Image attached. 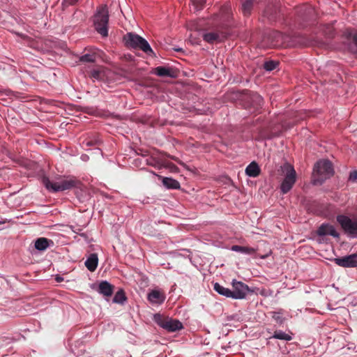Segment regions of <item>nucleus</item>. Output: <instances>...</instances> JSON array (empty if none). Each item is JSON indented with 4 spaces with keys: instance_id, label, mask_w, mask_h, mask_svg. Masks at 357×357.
<instances>
[{
    "instance_id": "obj_1",
    "label": "nucleus",
    "mask_w": 357,
    "mask_h": 357,
    "mask_svg": "<svg viewBox=\"0 0 357 357\" xmlns=\"http://www.w3.org/2000/svg\"><path fill=\"white\" fill-rule=\"evenodd\" d=\"M332 163L328 160L318 161L314 167L313 180L314 184H321L326 179L333 175Z\"/></svg>"
},
{
    "instance_id": "obj_2",
    "label": "nucleus",
    "mask_w": 357,
    "mask_h": 357,
    "mask_svg": "<svg viewBox=\"0 0 357 357\" xmlns=\"http://www.w3.org/2000/svg\"><path fill=\"white\" fill-rule=\"evenodd\" d=\"M43 183L50 192H57L77 188L80 182L76 178H63L58 182H52L47 177L43 178Z\"/></svg>"
},
{
    "instance_id": "obj_3",
    "label": "nucleus",
    "mask_w": 357,
    "mask_h": 357,
    "mask_svg": "<svg viewBox=\"0 0 357 357\" xmlns=\"http://www.w3.org/2000/svg\"><path fill=\"white\" fill-rule=\"evenodd\" d=\"M123 40L128 48L141 50L149 55L154 54L149 43L137 34L128 33L123 36Z\"/></svg>"
},
{
    "instance_id": "obj_4",
    "label": "nucleus",
    "mask_w": 357,
    "mask_h": 357,
    "mask_svg": "<svg viewBox=\"0 0 357 357\" xmlns=\"http://www.w3.org/2000/svg\"><path fill=\"white\" fill-rule=\"evenodd\" d=\"M282 175L284 176L280 185V190L282 194L289 192L296 181V172L294 167L289 163H284L280 167Z\"/></svg>"
},
{
    "instance_id": "obj_5",
    "label": "nucleus",
    "mask_w": 357,
    "mask_h": 357,
    "mask_svg": "<svg viewBox=\"0 0 357 357\" xmlns=\"http://www.w3.org/2000/svg\"><path fill=\"white\" fill-rule=\"evenodd\" d=\"M108 20L109 15L107 7L105 6L100 7L94 16L93 22L96 30L103 37L108 35Z\"/></svg>"
},
{
    "instance_id": "obj_6",
    "label": "nucleus",
    "mask_w": 357,
    "mask_h": 357,
    "mask_svg": "<svg viewBox=\"0 0 357 357\" xmlns=\"http://www.w3.org/2000/svg\"><path fill=\"white\" fill-rule=\"evenodd\" d=\"M154 321L162 328L169 332H174L183 328L181 322L177 319L165 317L160 314L154 315Z\"/></svg>"
},
{
    "instance_id": "obj_7",
    "label": "nucleus",
    "mask_w": 357,
    "mask_h": 357,
    "mask_svg": "<svg viewBox=\"0 0 357 357\" xmlns=\"http://www.w3.org/2000/svg\"><path fill=\"white\" fill-rule=\"evenodd\" d=\"M337 220L341 225L345 233L351 236H357V218H350L344 215H340L337 217Z\"/></svg>"
},
{
    "instance_id": "obj_8",
    "label": "nucleus",
    "mask_w": 357,
    "mask_h": 357,
    "mask_svg": "<svg viewBox=\"0 0 357 357\" xmlns=\"http://www.w3.org/2000/svg\"><path fill=\"white\" fill-rule=\"evenodd\" d=\"M234 290H231L232 298L242 299L244 298L249 291L248 286L242 282L234 280L232 282Z\"/></svg>"
},
{
    "instance_id": "obj_9",
    "label": "nucleus",
    "mask_w": 357,
    "mask_h": 357,
    "mask_svg": "<svg viewBox=\"0 0 357 357\" xmlns=\"http://www.w3.org/2000/svg\"><path fill=\"white\" fill-rule=\"evenodd\" d=\"M86 76L94 80H104L107 76L106 68L101 66H96L92 68L89 66V69L86 70Z\"/></svg>"
},
{
    "instance_id": "obj_10",
    "label": "nucleus",
    "mask_w": 357,
    "mask_h": 357,
    "mask_svg": "<svg viewBox=\"0 0 357 357\" xmlns=\"http://www.w3.org/2000/svg\"><path fill=\"white\" fill-rule=\"evenodd\" d=\"M101 54V51L98 49H91L79 56L78 62L80 64L93 63L100 58Z\"/></svg>"
},
{
    "instance_id": "obj_11",
    "label": "nucleus",
    "mask_w": 357,
    "mask_h": 357,
    "mask_svg": "<svg viewBox=\"0 0 357 357\" xmlns=\"http://www.w3.org/2000/svg\"><path fill=\"white\" fill-rule=\"evenodd\" d=\"M334 261L337 265L344 268L357 267V254L335 258Z\"/></svg>"
},
{
    "instance_id": "obj_12",
    "label": "nucleus",
    "mask_w": 357,
    "mask_h": 357,
    "mask_svg": "<svg viewBox=\"0 0 357 357\" xmlns=\"http://www.w3.org/2000/svg\"><path fill=\"white\" fill-rule=\"evenodd\" d=\"M225 36L222 32H208L203 35V39L211 44L222 42Z\"/></svg>"
},
{
    "instance_id": "obj_13",
    "label": "nucleus",
    "mask_w": 357,
    "mask_h": 357,
    "mask_svg": "<svg viewBox=\"0 0 357 357\" xmlns=\"http://www.w3.org/2000/svg\"><path fill=\"white\" fill-rule=\"evenodd\" d=\"M317 234L319 236L330 235L333 237H339V234L334 227L328 224H322L317 230Z\"/></svg>"
},
{
    "instance_id": "obj_14",
    "label": "nucleus",
    "mask_w": 357,
    "mask_h": 357,
    "mask_svg": "<svg viewBox=\"0 0 357 357\" xmlns=\"http://www.w3.org/2000/svg\"><path fill=\"white\" fill-rule=\"evenodd\" d=\"M114 289V286L105 280L99 283L98 291L105 297H109L112 295Z\"/></svg>"
},
{
    "instance_id": "obj_15",
    "label": "nucleus",
    "mask_w": 357,
    "mask_h": 357,
    "mask_svg": "<svg viewBox=\"0 0 357 357\" xmlns=\"http://www.w3.org/2000/svg\"><path fill=\"white\" fill-rule=\"evenodd\" d=\"M165 296L158 290L151 291L148 295V300L155 304H161L164 302Z\"/></svg>"
},
{
    "instance_id": "obj_16",
    "label": "nucleus",
    "mask_w": 357,
    "mask_h": 357,
    "mask_svg": "<svg viewBox=\"0 0 357 357\" xmlns=\"http://www.w3.org/2000/svg\"><path fill=\"white\" fill-rule=\"evenodd\" d=\"M245 172L248 176L255 178L260 174L261 169L259 165L255 161H253L247 166Z\"/></svg>"
},
{
    "instance_id": "obj_17",
    "label": "nucleus",
    "mask_w": 357,
    "mask_h": 357,
    "mask_svg": "<svg viewBox=\"0 0 357 357\" xmlns=\"http://www.w3.org/2000/svg\"><path fill=\"white\" fill-rule=\"evenodd\" d=\"M54 245V242L51 239H47L44 237L38 238L35 241V248L40 251H43L46 250L47 248Z\"/></svg>"
},
{
    "instance_id": "obj_18",
    "label": "nucleus",
    "mask_w": 357,
    "mask_h": 357,
    "mask_svg": "<svg viewBox=\"0 0 357 357\" xmlns=\"http://www.w3.org/2000/svg\"><path fill=\"white\" fill-rule=\"evenodd\" d=\"M298 14L305 20H308L312 17L314 13V8L309 4L302 6L297 10Z\"/></svg>"
},
{
    "instance_id": "obj_19",
    "label": "nucleus",
    "mask_w": 357,
    "mask_h": 357,
    "mask_svg": "<svg viewBox=\"0 0 357 357\" xmlns=\"http://www.w3.org/2000/svg\"><path fill=\"white\" fill-rule=\"evenodd\" d=\"M98 258L96 253L89 255L85 261V266L87 269L91 272L94 271L98 266Z\"/></svg>"
},
{
    "instance_id": "obj_20",
    "label": "nucleus",
    "mask_w": 357,
    "mask_h": 357,
    "mask_svg": "<svg viewBox=\"0 0 357 357\" xmlns=\"http://www.w3.org/2000/svg\"><path fill=\"white\" fill-rule=\"evenodd\" d=\"M153 73L159 77H173L174 72L172 69L164 66H158L154 69Z\"/></svg>"
},
{
    "instance_id": "obj_21",
    "label": "nucleus",
    "mask_w": 357,
    "mask_h": 357,
    "mask_svg": "<svg viewBox=\"0 0 357 357\" xmlns=\"http://www.w3.org/2000/svg\"><path fill=\"white\" fill-rule=\"evenodd\" d=\"M82 144L84 146H93L100 145L101 144V141L99 139L97 134H93L85 138L82 141Z\"/></svg>"
},
{
    "instance_id": "obj_22",
    "label": "nucleus",
    "mask_w": 357,
    "mask_h": 357,
    "mask_svg": "<svg viewBox=\"0 0 357 357\" xmlns=\"http://www.w3.org/2000/svg\"><path fill=\"white\" fill-rule=\"evenodd\" d=\"M220 15L223 21L229 22L232 19V10L230 6H223L220 8Z\"/></svg>"
},
{
    "instance_id": "obj_23",
    "label": "nucleus",
    "mask_w": 357,
    "mask_h": 357,
    "mask_svg": "<svg viewBox=\"0 0 357 357\" xmlns=\"http://www.w3.org/2000/svg\"><path fill=\"white\" fill-rule=\"evenodd\" d=\"M232 251L241 252L245 255H253L256 252V250L251 247H245V246H241V245H233L231 248Z\"/></svg>"
},
{
    "instance_id": "obj_24",
    "label": "nucleus",
    "mask_w": 357,
    "mask_h": 357,
    "mask_svg": "<svg viewBox=\"0 0 357 357\" xmlns=\"http://www.w3.org/2000/svg\"><path fill=\"white\" fill-rule=\"evenodd\" d=\"M162 184L168 189H178L180 188V183L178 181L168 177L162 178Z\"/></svg>"
},
{
    "instance_id": "obj_25",
    "label": "nucleus",
    "mask_w": 357,
    "mask_h": 357,
    "mask_svg": "<svg viewBox=\"0 0 357 357\" xmlns=\"http://www.w3.org/2000/svg\"><path fill=\"white\" fill-rule=\"evenodd\" d=\"M253 7L252 0H244L242 3L241 10L245 16H249Z\"/></svg>"
},
{
    "instance_id": "obj_26",
    "label": "nucleus",
    "mask_w": 357,
    "mask_h": 357,
    "mask_svg": "<svg viewBox=\"0 0 357 357\" xmlns=\"http://www.w3.org/2000/svg\"><path fill=\"white\" fill-rule=\"evenodd\" d=\"M251 104L255 108H258L263 105L262 97L257 93H252L250 96Z\"/></svg>"
},
{
    "instance_id": "obj_27",
    "label": "nucleus",
    "mask_w": 357,
    "mask_h": 357,
    "mask_svg": "<svg viewBox=\"0 0 357 357\" xmlns=\"http://www.w3.org/2000/svg\"><path fill=\"white\" fill-rule=\"evenodd\" d=\"M214 289L216 291L218 294L225 296L227 298H232L231 295V290H230L228 288H225L223 286L220 285L218 283H215L214 284Z\"/></svg>"
},
{
    "instance_id": "obj_28",
    "label": "nucleus",
    "mask_w": 357,
    "mask_h": 357,
    "mask_svg": "<svg viewBox=\"0 0 357 357\" xmlns=\"http://www.w3.org/2000/svg\"><path fill=\"white\" fill-rule=\"evenodd\" d=\"M127 299L123 289H119L113 298V302L122 304Z\"/></svg>"
},
{
    "instance_id": "obj_29",
    "label": "nucleus",
    "mask_w": 357,
    "mask_h": 357,
    "mask_svg": "<svg viewBox=\"0 0 357 357\" xmlns=\"http://www.w3.org/2000/svg\"><path fill=\"white\" fill-rule=\"evenodd\" d=\"M273 337L286 341H289L292 339L291 335L285 333L282 331H275L273 335Z\"/></svg>"
},
{
    "instance_id": "obj_30",
    "label": "nucleus",
    "mask_w": 357,
    "mask_h": 357,
    "mask_svg": "<svg viewBox=\"0 0 357 357\" xmlns=\"http://www.w3.org/2000/svg\"><path fill=\"white\" fill-rule=\"evenodd\" d=\"M279 65L278 61H267L264 64V68L267 71H271L275 69Z\"/></svg>"
},
{
    "instance_id": "obj_31",
    "label": "nucleus",
    "mask_w": 357,
    "mask_h": 357,
    "mask_svg": "<svg viewBox=\"0 0 357 357\" xmlns=\"http://www.w3.org/2000/svg\"><path fill=\"white\" fill-rule=\"evenodd\" d=\"M349 39L356 47V50H351L354 53L357 54V31H351L349 33Z\"/></svg>"
},
{
    "instance_id": "obj_32",
    "label": "nucleus",
    "mask_w": 357,
    "mask_h": 357,
    "mask_svg": "<svg viewBox=\"0 0 357 357\" xmlns=\"http://www.w3.org/2000/svg\"><path fill=\"white\" fill-rule=\"evenodd\" d=\"M194 6L197 10L203 9L206 0H192Z\"/></svg>"
},
{
    "instance_id": "obj_33",
    "label": "nucleus",
    "mask_w": 357,
    "mask_h": 357,
    "mask_svg": "<svg viewBox=\"0 0 357 357\" xmlns=\"http://www.w3.org/2000/svg\"><path fill=\"white\" fill-rule=\"evenodd\" d=\"M324 32H325V34L328 37V38H333L334 36H335V33H334V29L333 28V26L328 25L326 27V29L324 30Z\"/></svg>"
},
{
    "instance_id": "obj_34",
    "label": "nucleus",
    "mask_w": 357,
    "mask_h": 357,
    "mask_svg": "<svg viewBox=\"0 0 357 357\" xmlns=\"http://www.w3.org/2000/svg\"><path fill=\"white\" fill-rule=\"evenodd\" d=\"M357 180V171H353L349 174V181L355 182Z\"/></svg>"
},
{
    "instance_id": "obj_35",
    "label": "nucleus",
    "mask_w": 357,
    "mask_h": 357,
    "mask_svg": "<svg viewBox=\"0 0 357 357\" xmlns=\"http://www.w3.org/2000/svg\"><path fill=\"white\" fill-rule=\"evenodd\" d=\"M78 0H63V2L66 5H73L77 3Z\"/></svg>"
},
{
    "instance_id": "obj_36",
    "label": "nucleus",
    "mask_w": 357,
    "mask_h": 357,
    "mask_svg": "<svg viewBox=\"0 0 357 357\" xmlns=\"http://www.w3.org/2000/svg\"><path fill=\"white\" fill-rule=\"evenodd\" d=\"M273 318L275 320H276L277 321L281 322V320H280L281 318H280V316L279 313L273 312Z\"/></svg>"
},
{
    "instance_id": "obj_37",
    "label": "nucleus",
    "mask_w": 357,
    "mask_h": 357,
    "mask_svg": "<svg viewBox=\"0 0 357 357\" xmlns=\"http://www.w3.org/2000/svg\"><path fill=\"white\" fill-rule=\"evenodd\" d=\"M314 45H319L320 47H322V46L324 45V43L323 42H317V41H315L314 42Z\"/></svg>"
},
{
    "instance_id": "obj_38",
    "label": "nucleus",
    "mask_w": 357,
    "mask_h": 357,
    "mask_svg": "<svg viewBox=\"0 0 357 357\" xmlns=\"http://www.w3.org/2000/svg\"><path fill=\"white\" fill-rule=\"evenodd\" d=\"M6 222V220L0 221V225L4 224Z\"/></svg>"
},
{
    "instance_id": "obj_39",
    "label": "nucleus",
    "mask_w": 357,
    "mask_h": 357,
    "mask_svg": "<svg viewBox=\"0 0 357 357\" xmlns=\"http://www.w3.org/2000/svg\"><path fill=\"white\" fill-rule=\"evenodd\" d=\"M270 18H271V20H274V19H275V17L271 16V17H270Z\"/></svg>"
},
{
    "instance_id": "obj_40",
    "label": "nucleus",
    "mask_w": 357,
    "mask_h": 357,
    "mask_svg": "<svg viewBox=\"0 0 357 357\" xmlns=\"http://www.w3.org/2000/svg\"><path fill=\"white\" fill-rule=\"evenodd\" d=\"M277 36H280V33H276Z\"/></svg>"
}]
</instances>
